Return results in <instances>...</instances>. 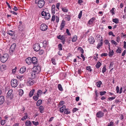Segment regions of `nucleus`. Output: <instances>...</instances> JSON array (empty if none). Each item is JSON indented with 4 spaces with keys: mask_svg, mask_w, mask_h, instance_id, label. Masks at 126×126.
<instances>
[{
    "mask_svg": "<svg viewBox=\"0 0 126 126\" xmlns=\"http://www.w3.org/2000/svg\"><path fill=\"white\" fill-rule=\"evenodd\" d=\"M0 61L3 63L5 62L8 60L9 57V55L7 53L3 54L2 56H0Z\"/></svg>",
    "mask_w": 126,
    "mask_h": 126,
    "instance_id": "1",
    "label": "nucleus"
},
{
    "mask_svg": "<svg viewBox=\"0 0 126 126\" xmlns=\"http://www.w3.org/2000/svg\"><path fill=\"white\" fill-rule=\"evenodd\" d=\"M35 3L37 4L38 6L40 8L43 7L45 4L44 0H35Z\"/></svg>",
    "mask_w": 126,
    "mask_h": 126,
    "instance_id": "2",
    "label": "nucleus"
},
{
    "mask_svg": "<svg viewBox=\"0 0 126 126\" xmlns=\"http://www.w3.org/2000/svg\"><path fill=\"white\" fill-rule=\"evenodd\" d=\"M41 15L42 16H45V18L46 19H48L50 17V14L48 12L43 11L41 13Z\"/></svg>",
    "mask_w": 126,
    "mask_h": 126,
    "instance_id": "3",
    "label": "nucleus"
},
{
    "mask_svg": "<svg viewBox=\"0 0 126 126\" xmlns=\"http://www.w3.org/2000/svg\"><path fill=\"white\" fill-rule=\"evenodd\" d=\"M18 84V82L16 79H13L11 81V85L13 87H16Z\"/></svg>",
    "mask_w": 126,
    "mask_h": 126,
    "instance_id": "4",
    "label": "nucleus"
},
{
    "mask_svg": "<svg viewBox=\"0 0 126 126\" xmlns=\"http://www.w3.org/2000/svg\"><path fill=\"white\" fill-rule=\"evenodd\" d=\"M33 47L34 50L36 51H38L40 49V45L38 43L35 44L34 45Z\"/></svg>",
    "mask_w": 126,
    "mask_h": 126,
    "instance_id": "5",
    "label": "nucleus"
},
{
    "mask_svg": "<svg viewBox=\"0 0 126 126\" xmlns=\"http://www.w3.org/2000/svg\"><path fill=\"white\" fill-rule=\"evenodd\" d=\"M40 30L43 31H46L47 28V26L46 24L43 23L41 25L40 27Z\"/></svg>",
    "mask_w": 126,
    "mask_h": 126,
    "instance_id": "6",
    "label": "nucleus"
},
{
    "mask_svg": "<svg viewBox=\"0 0 126 126\" xmlns=\"http://www.w3.org/2000/svg\"><path fill=\"white\" fill-rule=\"evenodd\" d=\"M34 83L33 80L31 79H29L27 80V85L30 86L33 85Z\"/></svg>",
    "mask_w": 126,
    "mask_h": 126,
    "instance_id": "7",
    "label": "nucleus"
},
{
    "mask_svg": "<svg viewBox=\"0 0 126 126\" xmlns=\"http://www.w3.org/2000/svg\"><path fill=\"white\" fill-rule=\"evenodd\" d=\"M104 115V113L101 111H99L96 114V116L98 118H101Z\"/></svg>",
    "mask_w": 126,
    "mask_h": 126,
    "instance_id": "8",
    "label": "nucleus"
},
{
    "mask_svg": "<svg viewBox=\"0 0 126 126\" xmlns=\"http://www.w3.org/2000/svg\"><path fill=\"white\" fill-rule=\"evenodd\" d=\"M32 63L34 65H36L37 63V58L35 57H33L32 58Z\"/></svg>",
    "mask_w": 126,
    "mask_h": 126,
    "instance_id": "9",
    "label": "nucleus"
},
{
    "mask_svg": "<svg viewBox=\"0 0 126 126\" xmlns=\"http://www.w3.org/2000/svg\"><path fill=\"white\" fill-rule=\"evenodd\" d=\"M25 61L26 63L28 65H30L32 63V58L30 57L26 59Z\"/></svg>",
    "mask_w": 126,
    "mask_h": 126,
    "instance_id": "10",
    "label": "nucleus"
},
{
    "mask_svg": "<svg viewBox=\"0 0 126 126\" xmlns=\"http://www.w3.org/2000/svg\"><path fill=\"white\" fill-rule=\"evenodd\" d=\"M88 41L90 44H93L94 42V38L92 37H90L88 38Z\"/></svg>",
    "mask_w": 126,
    "mask_h": 126,
    "instance_id": "11",
    "label": "nucleus"
},
{
    "mask_svg": "<svg viewBox=\"0 0 126 126\" xmlns=\"http://www.w3.org/2000/svg\"><path fill=\"white\" fill-rule=\"evenodd\" d=\"M58 38L62 40H66L65 35H63L61 36V35H59L57 36Z\"/></svg>",
    "mask_w": 126,
    "mask_h": 126,
    "instance_id": "12",
    "label": "nucleus"
},
{
    "mask_svg": "<svg viewBox=\"0 0 126 126\" xmlns=\"http://www.w3.org/2000/svg\"><path fill=\"white\" fill-rule=\"evenodd\" d=\"M16 44L15 43L13 44L11 46L10 48V51L12 52L14 51L16 46Z\"/></svg>",
    "mask_w": 126,
    "mask_h": 126,
    "instance_id": "13",
    "label": "nucleus"
},
{
    "mask_svg": "<svg viewBox=\"0 0 126 126\" xmlns=\"http://www.w3.org/2000/svg\"><path fill=\"white\" fill-rule=\"evenodd\" d=\"M7 33L8 34L11 36H13L15 35V32L14 31H13L11 30L8 31L7 32Z\"/></svg>",
    "mask_w": 126,
    "mask_h": 126,
    "instance_id": "14",
    "label": "nucleus"
},
{
    "mask_svg": "<svg viewBox=\"0 0 126 126\" xmlns=\"http://www.w3.org/2000/svg\"><path fill=\"white\" fill-rule=\"evenodd\" d=\"M36 73V72L34 70L32 72L31 74V77L32 78L34 79L36 75L38 74L37 73Z\"/></svg>",
    "mask_w": 126,
    "mask_h": 126,
    "instance_id": "15",
    "label": "nucleus"
},
{
    "mask_svg": "<svg viewBox=\"0 0 126 126\" xmlns=\"http://www.w3.org/2000/svg\"><path fill=\"white\" fill-rule=\"evenodd\" d=\"M65 25V21L64 20H62V22L61 23V24L60 26V29L61 30H62L63 28Z\"/></svg>",
    "mask_w": 126,
    "mask_h": 126,
    "instance_id": "16",
    "label": "nucleus"
},
{
    "mask_svg": "<svg viewBox=\"0 0 126 126\" xmlns=\"http://www.w3.org/2000/svg\"><path fill=\"white\" fill-rule=\"evenodd\" d=\"M36 72V73L38 74L41 71V68L40 66H37L35 69L34 70Z\"/></svg>",
    "mask_w": 126,
    "mask_h": 126,
    "instance_id": "17",
    "label": "nucleus"
},
{
    "mask_svg": "<svg viewBox=\"0 0 126 126\" xmlns=\"http://www.w3.org/2000/svg\"><path fill=\"white\" fill-rule=\"evenodd\" d=\"M26 67L25 66H23L20 69L19 72L21 73H23L26 71Z\"/></svg>",
    "mask_w": 126,
    "mask_h": 126,
    "instance_id": "18",
    "label": "nucleus"
},
{
    "mask_svg": "<svg viewBox=\"0 0 126 126\" xmlns=\"http://www.w3.org/2000/svg\"><path fill=\"white\" fill-rule=\"evenodd\" d=\"M95 19L94 18H91L88 21V24L89 25H92Z\"/></svg>",
    "mask_w": 126,
    "mask_h": 126,
    "instance_id": "19",
    "label": "nucleus"
},
{
    "mask_svg": "<svg viewBox=\"0 0 126 126\" xmlns=\"http://www.w3.org/2000/svg\"><path fill=\"white\" fill-rule=\"evenodd\" d=\"M22 22H21L20 21L19 22V25L18 26V28L19 30L20 31H22L23 29V28L22 27Z\"/></svg>",
    "mask_w": 126,
    "mask_h": 126,
    "instance_id": "20",
    "label": "nucleus"
},
{
    "mask_svg": "<svg viewBox=\"0 0 126 126\" xmlns=\"http://www.w3.org/2000/svg\"><path fill=\"white\" fill-rule=\"evenodd\" d=\"M4 99L3 96H1L0 97V105L2 104L4 102Z\"/></svg>",
    "mask_w": 126,
    "mask_h": 126,
    "instance_id": "21",
    "label": "nucleus"
},
{
    "mask_svg": "<svg viewBox=\"0 0 126 126\" xmlns=\"http://www.w3.org/2000/svg\"><path fill=\"white\" fill-rule=\"evenodd\" d=\"M34 91L35 90L33 89L30 92L29 94V97H31L32 96L33 93H34Z\"/></svg>",
    "mask_w": 126,
    "mask_h": 126,
    "instance_id": "22",
    "label": "nucleus"
},
{
    "mask_svg": "<svg viewBox=\"0 0 126 126\" xmlns=\"http://www.w3.org/2000/svg\"><path fill=\"white\" fill-rule=\"evenodd\" d=\"M32 123L30 121H27L25 123L26 126H31Z\"/></svg>",
    "mask_w": 126,
    "mask_h": 126,
    "instance_id": "23",
    "label": "nucleus"
},
{
    "mask_svg": "<svg viewBox=\"0 0 126 126\" xmlns=\"http://www.w3.org/2000/svg\"><path fill=\"white\" fill-rule=\"evenodd\" d=\"M65 106L63 105V106L61 107L60 109V111L61 112H63V111H64L65 109Z\"/></svg>",
    "mask_w": 126,
    "mask_h": 126,
    "instance_id": "24",
    "label": "nucleus"
},
{
    "mask_svg": "<svg viewBox=\"0 0 126 126\" xmlns=\"http://www.w3.org/2000/svg\"><path fill=\"white\" fill-rule=\"evenodd\" d=\"M24 114L25 115L21 119V120L22 121H24L26 120L28 117V114L27 113H25Z\"/></svg>",
    "mask_w": 126,
    "mask_h": 126,
    "instance_id": "25",
    "label": "nucleus"
},
{
    "mask_svg": "<svg viewBox=\"0 0 126 126\" xmlns=\"http://www.w3.org/2000/svg\"><path fill=\"white\" fill-rule=\"evenodd\" d=\"M102 65V63L98 61L97 62L95 66L96 68H99Z\"/></svg>",
    "mask_w": 126,
    "mask_h": 126,
    "instance_id": "26",
    "label": "nucleus"
},
{
    "mask_svg": "<svg viewBox=\"0 0 126 126\" xmlns=\"http://www.w3.org/2000/svg\"><path fill=\"white\" fill-rule=\"evenodd\" d=\"M42 100L39 99L37 102L36 103V105L37 106H39L42 103Z\"/></svg>",
    "mask_w": 126,
    "mask_h": 126,
    "instance_id": "27",
    "label": "nucleus"
},
{
    "mask_svg": "<svg viewBox=\"0 0 126 126\" xmlns=\"http://www.w3.org/2000/svg\"><path fill=\"white\" fill-rule=\"evenodd\" d=\"M16 78L20 80H21L24 79V76L23 75H18L16 76Z\"/></svg>",
    "mask_w": 126,
    "mask_h": 126,
    "instance_id": "28",
    "label": "nucleus"
},
{
    "mask_svg": "<svg viewBox=\"0 0 126 126\" xmlns=\"http://www.w3.org/2000/svg\"><path fill=\"white\" fill-rule=\"evenodd\" d=\"M64 113L66 114H69L70 113L69 110L68 109H65L64 111Z\"/></svg>",
    "mask_w": 126,
    "mask_h": 126,
    "instance_id": "29",
    "label": "nucleus"
},
{
    "mask_svg": "<svg viewBox=\"0 0 126 126\" xmlns=\"http://www.w3.org/2000/svg\"><path fill=\"white\" fill-rule=\"evenodd\" d=\"M13 92V90L12 89L9 90L7 93V95L8 96H10L12 94Z\"/></svg>",
    "mask_w": 126,
    "mask_h": 126,
    "instance_id": "30",
    "label": "nucleus"
},
{
    "mask_svg": "<svg viewBox=\"0 0 126 126\" xmlns=\"http://www.w3.org/2000/svg\"><path fill=\"white\" fill-rule=\"evenodd\" d=\"M77 39V37L76 35L74 36L72 39V41L73 42H76Z\"/></svg>",
    "mask_w": 126,
    "mask_h": 126,
    "instance_id": "31",
    "label": "nucleus"
},
{
    "mask_svg": "<svg viewBox=\"0 0 126 126\" xmlns=\"http://www.w3.org/2000/svg\"><path fill=\"white\" fill-rule=\"evenodd\" d=\"M18 92L19 95L21 96H22L24 93L23 90L21 89H20L19 90Z\"/></svg>",
    "mask_w": 126,
    "mask_h": 126,
    "instance_id": "32",
    "label": "nucleus"
},
{
    "mask_svg": "<svg viewBox=\"0 0 126 126\" xmlns=\"http://www.w3.org/2000/svg\"><path fill=\"white\" fill-rule=\"evenodd\" d=\"M113 22H114L116 24L118 23L119 22V19L118 18H114L112 20Z\"/></svg>",
    "mask_w": 126,
    "mask_h": 126,
    "instance_id": "33",
    "label": "nucleus"
},
{
    "mask_svg": "<svg viewBox=\"0 0 126 126\" xmlns=\"http://www.w3.org/2000/svg\"><path fill=\"white\" fill-rule=\"evenodd\" d=\"M48 42L46 41H44L43 42V44L44 47H46L48 45Z\"/></svg>",
    "mask_w": 126,
    "mask_h": 126,
    "instance_id": "34",
    "label": "nucleus"
},
{
    "mask_svg": "<svg viewBox=\"0 0 126 126\" xmlns=\"http://www.w3.org/2000/svg\"><path fill=\"white\" fill-rule=\"evenodd\" d=\"M62 11L64 12H67L68 11V9L66 7H63L62 8Z\"/></svg>",
    "mask_w": 126,
    "mask_h": 126,
    "instance_id": "35",
    "label": "nucleus"
},
{
    "mask_svg": "<svg viewBox=\"0 0 126 126\" xmlns=\"http://www.w3.org/2000/svg\"><path fill=\"white\" fill-rule=\"evenodd\" d=\"M115 9V8H112V9L110 10V12L111 13L112 15L115 14L114 12Z\"/></svg>",
    "mask_w": 126,
    "mask_h": 126,
    "instance_id": "36",
    "label": "nucleus"
},
{
    "mask_svg": "<svg viewBox=\"0 0 126 126\" xmlns=\"http://www.w3.org/2000/svg\"><path fill=\"white\" fill-rule=\"evenodd\" d=\"M44 107L42 106H40L39 107V110L41 113H43V112Z\"/></svg>",
    "mask_w": 126,
    "mask_h": 126,
    "instance_id": "37",
    "label": "nucleus"
},
{
    "mask_svg": "<svg viewBox=\"0 0 126 126\" xmlns=\"http://www.w3.org/2000/svg\"><path fill=\"white\" fill-rule=\"evenodd\" d=\"M102 45V42H100V43H98V44L97 46V48L98 49H99L100 48V47Z\"/></svg>",
    "mask_w": 126,
    "mask_h": 126,
    "instance_id": "38",
    "label": "nucleus"
},
{
    "mask_svg": "<svg viewBox=\"0 0 126 126\" xmlns=\"http://www.w3.org/2000/svg\"><path fill=\"white\" fill-rule=\"evenodd\" d=\"M102 83V82L101 81H99L97 82L96 83V85L98 87H100Z\"/></svg>",
    "mask_w": 126,
    "mask_h": 126,
    "instance_id": "39",
    "label": "nucleus"
},
{
    "mask_svg": "<svg viewBox=\"0 0 126 126\" xmlns=\"http://www.w3.org/2000/svg\"><path fill=\"white\" fill-rule=\"evenodd\" d=\"M113 51L112 50L111 51H110V52L109 53V55L110 56H111L113 55Z\"/></svg>",
    "mask_w": 126,
    "mask_h": 126,
    "instance_id": "40",
    "label": "nucleus"
},
{
    "mask_svg": "<svg viewBox=\"0 0 126 126\" xmlns=\"http://www.w3.org/2000/svg\"><path fill=\"white\" fill-rule=\"evenodd\" d=\"M58 88L59 89L60 91H62L63 90V89L62 87V86L61 84H59L58 85Z\"/></svg>",
    "mask_w": 126,
    "mask_h": 126,
    "instance_id": "41",
    "label": "nucleus"
},
{
    "mask_svg": "<svg viewBox=\"0 0 126 126\" xmlns=\"http://www.w3.org/2000/svg\"><path fill=\"white\" fill-rule=\"evenodd\" d=\"M106 66L105 65L104 66L102 69V71L103 73H104L106 71Z\"/></svg>",
    "mask_w": 126,
    "mask_h": 126,
    "instance_id": "42",
    "label": "nucleus"
},
{
    "mask_svg": "<svg viewBox=\"0 0 126 126\" xmlns=\"http://www.w3.org/2000/svg\"><path fill=\"white\" fill-rule=\"evenodd\" d=\"M78 50H80L81 51V52L82 54L83 53L84 50H83V49L82 48H81L80 47H78Z\"/></svg>",
    "mask_w": 126,
    "mask_h": 126,
    "instance_id": "43",
    "label": "nucleus"
},
{
    "mask_svg": "<svg viewBox=\"0 0 126 126\" xmlns=\"http://www.w3.org/2000/svg\"><path fill=\"white\" fill-rule=\"evenodd\" d=\"M116 52L117 53H121V48H118L116 50Z\"/></svg>",
    "mask_w": 126,
    "mask_h": 126,
    "instance_id": "44",
    "label": "nucleus"
},
{
    "mask_svg": "<svg viewBox=\"0 0 126 126\" xmlns=\"http://www.w3.org/2000/svg\"><path fill=\"white\" fill-rule=\"evenodd\" d=\"M51 62L54 65H55L56 64V63L55 62V60L54 58H53L52 59Z\"/></svg>",
    "mask_w": 126,
    "mask_h": 126,
    "instance_id": "45",
    "label": "nucleus"
},
{
    "mask_svg": "<svg viewBox=\"0 0 126 126\" xmlns=\"http://www.w3.org/2000/svg\"><path fill=\"white\" fill-rule=\"evenodd\" d=\"M32 123L34 125L36 126L38 125L39 124V122L38 121H37L36 122L34 121H32Z\"/></svg>",
    "mask_w": 126,
    "mask_h": 126,
    "instance_id": "46",
    "label": "nucleus"
},
{
    "mask_svg": "<svg viewBox=\"0 0 126 126\" xmlns=\"http://www.w3.org/2000/svg\"><path fill=\"white\" fill-rule=\"evenodd\" d=\"M82 11H80V12L78 15V17L80 19L81 18V17L82 16Z\"/></svg>",
    "mask_w": 126,
    "mask_h": 126,
    "instance_id": "47",
    "label": "nucleus"
},
{
    "mask_svg": "<svg viewBox=\"0 0 126 126\" xmlns=\"http://www.w3.org/2000/svg\"><path fill=\"white\" fill-rule=\"evenodd\" d=\"M6 120H1V122H0L1 124L2 125H4V124L6 122Z\"/></svg>",
    "mask_w": 126,
    "mask_h": 126,
    "instance_id": "48",
    "label": "nucleus"
},
{
    "mask_svg": "<svg viewBox=\"0 0 126 126\" xmlns=\"http://www.w3.org/2000/svg\"><path fill=\"white\" fill-rule=\"evenodd\" d=\"M111 43L112 44H114L115 46H116L117 44V43L115 41L113 40H111Z\"/></svg>",
    "mask_w": 126,
    "mask_h": 126,
    "instance_id": "49",
    "label": "nucleus"
},
{
    "mask_svg": "<svg viewBox=\"0 0 126 126\" xmlns=\"http://www.w3.org/2000/svg\"><path fill=\"white\" fill-rule=\"evenodd\" d=\"M115 98V97H110L108 98V101H111V100L114 99Z\"/></svg>",
    "mask_w": 126,
    "mask_h": 126,
    "instance_id": "50",
    "label": "nucleus"
},
{
    "mask_svg": "<svg viewBox=\"0 0 126 126\" xmlns=\"http://www.w3.org/2000/svg\"><path fill=\"white\" fill-rule=\"evenodd\" d=\"M86 69L87 70L90 72L92 70V69L91 68V67L90 66H87Z\"/></svg>",
    "mask_w": 126,
    "mask_h": 126,
    "instance_id": "51",
    "label": "nucleus"
},
{
    "mask_svg": "<svg viewBox=\"0 0 126 126\" xmlns=\"http://www.w3.org/2000/svg\"><path fill=\"white\" fill-rule=\"evenodd\" d=\"M33 98L34 100L36 101L38 99L39 97L37 96H33Z\"/></svg>",
    "mask_w": 126,
    "mask_h": 126,
    "instance_id": "52",
    "label": "nucleus"
},
{
    "mask_svg": "<svg viewBox=\"0 0 126 126\" xmlns=\"http://www.w3.org/2000/svg\"><path fill=\"white\" fill-rule=\"evenodd\" d=\"M106 93V92L105 91H104L103 92H101L99 93L100 95H102L105 94Z\"/></svg>",
    "mask_w": 126,
    "mask_h": 126,
    "instance_id": "53",
    "label": "nucleus"
},
{
    "mask_svg": "<svg viewBox=\"0 0 126 126\" xmlns=\"http://www.w3.org/2000/svg\"><path fill=\"white\" fill-rule=\"evenodd\" d=\"M60 3H57L56 5V7L57 8V9L58 10H59V7L60 6Z\"/></svg>",
    "mask_w": 126,
    "mask_h": 126,
    "instance_id": "54",
    "label": "nucleus"
},
{
    "mask_svg": "<svg viewBox=\"0 0 126 126\" xmlns=\"http://www.w3.org/2000/svg\"><path fill=\"white\" fill-rule=\"evenodd\" d=\"M59 49L60 50H62V45L61 44H59L58 45Z\"/></svg>",
    "mask_w": 126,
    "mask_h": 126,
    "instance_id": "55",
    "label": "nucleus"
},
{
    "mask_svg": "<svg viewBox=\"0 0 126 126\" xmlns=\"http://www.w3.org/2000/svg\"><path fill=\"white\" fill-rule=\"evenodd\" d=\"M122 37H123V38H125L126 36V35L124 33H121Z\"/></svg>",
    "mask_w": 126,
    "mask_h": 126,
    "instance_id": "56",
    "label": "nucleus"
},
{
    "mask_svg": "<svg viewBox=\"0 0 126 126\" xmlns=\"http://www.w3.org/2000/svg\"><path fill=\"white\" fill-rule=\"evenodd\" d=\"M109 35H112L113 36H115V35L113 34V33L111 31H110L109 32Z\"/></svg>",
    "mask_w": 126,
    "mask_h": 126,
    "instance_id": "57",
    "label": "nucleus"
},
{
    "mask_svg": "<svg viewBox=\"0 0 126 126\" xmlns=\"http://www.w3.org/2000/svg\"><path fill=\"white\" fill-rule=\"evenodd\" d=\"M113 122L112 121H111L107 126H113Z\"/></svg>",
    "mask_w": 126,
    "mask_h": 126,
    "instance_id": "58",
    "label": "nucleus"
},
{
    "mask_svg": "<svg viewBox=\"0 0 126 126\" xmlns=\"http://www.w3.org/2000/svg\"><path fill=\"white\" fill-rule=\"evenodd\" d=\"M78 110V109L76 108H74L73 110V112L74 113Z\"/></svg>",
    "mask_w": 126,
    "mask_h": 126,
    "instance_id": "59",
    "label": "nucleus"
},
{
    "mask_svg": "<svg viewBox=\"0 0 126 126\" xmlns=\"http://www.w3.org/2000/svg\"><path fill=\"white\" fill-rule=\"evenodd\" d=\"M114 64V63L113 62H111L110 64L109 68H111L112 67H113V65Z\"/></svg>",
    "mask_w": 126,
    "mask_h": 126,
    "instance_id": "60",
    "label": "nucleus"
},
{
    "mask_svg": "<svg viewBox=\"0 0 126 126\" xmlns=\"http://www.w3.org/2000/svg\"><path fill=\"white\" fill-rule=\"evenodd\" d=\"M108 55V54L107 53H103L101 55V56L103 57V56H106Z\"/></svg>",
    "mask_w": 126,
    "mask_h": 126,
    "instance_id": "61",
    "label": "nucleus"
},
{
    "mask_svg": "<svg viewBox=\"0 0 126 126\" xmlns=\"http://www.w3.org/2000/svg\"><path fill=\"white\" fill-rule=\"evenodd\" d=\"M66 33L68 35H71V34L69 32V30L68 29H66Z\"/></svg>",
    "mask_w": 126,
    "mask_h": 126,
    "instance_id": "62",
    "label": "nucleus"
},
{
    "mask_svg": "<svg viewBox=\"0 0 126 126\" xmlns=\"http://www.w3.org/2000/svg\"><path fill=\"white\" fill-rule=\"evenodd\" d=\"M95 94L96 97H97L99 95V93L97 91L95 90Z\"/></svg>",
    "mask_w": 126,
    "mask_h": 126,
    "instance_id": "63",
    "label": "nucleus"
},
{
    "mask_svg": "<svg viewBox=\"0 0 126 126\" xmlns=\"http://www.w3.org/2000/svg\"><path fill=\"white\" fill-rule=\"evenodd\" d=\"M44 50H41L39 52V54L40 55L44 53Z\"/></svg>",
    "mask_w": 126,
    "mask_h": 126,
    "instance_id": "64",
    "label": "nucleus"
}]
</instances>
